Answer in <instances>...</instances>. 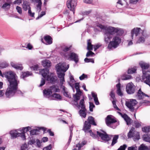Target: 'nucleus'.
<instances>
[{"instance_id": "1", "label": "nucleus", "mask_w": 150, "mask_h": 150, "mask_svg": "<svg viewBox=\"0 0 150 150\" xmlns=\"http://www.w3.org/2000/svg\"><path fill=\"white\" fill-rule=\"evenodd\" d=\"M4 76L6 78L8 82V88L5 93V95L7 98H10L15 94L23 96V93L20 90H18V84L19 81L18 80V77L16 74L12 71L5 72Z\"/></svg>"}, {"instance_id": "2", "label": "nucleus", "mask_w": 150, "mask_h": 150, "mask_svg": "<svg viewBox=\"0 0 150 150\" xmlns=\"http://www.w3.org/2000/svg\"><path fill=\"white\" fill-rule=\"evenodd\" d=\"M42 65L45 68L41 69L40 71V73H41L42 76L45 78L46 77V80L50 81L51 83H54L55 82L56 80L54 76V74L53 73H51L50 74L47 75L49 73V71L48 69L51 66V62L50 61L48 60H45L42 62Z\"/></svg>"}, {"instance_id": "3", "label": "nucleus", "mask_w": 150, "mask_h": 150, "mask_svg": "<svg viewBox=\"0 0 150 150\" xmlns=\"http://www.w3.org/2000/svg\"><path fill=\"white\" fill-rule=\"evenodd\" d=\"M29 128L30 129L29 127H23L22 129L21 133L16 132L15 130H11L10 132L11 137L12 138H16L18 137H21L23 140H25V134L29 130Z\"/></svg>"}, {"instance_id": "4", "label": "nucleus", "mask_w": 150, "mask_h": 150, "mask_svg": "<svg viewBox=\"0 0 150 150\" xmlns=\"http://www.w3.org/2000/svg\"><path fill=\"white\" fill-rule=\"evenodd\" d=\"M108 30L109 31L106 32L104 35V40L105 42L107 43H108L112 38V34L114 32H117L118 30L116 28L110 27L108 28Z\"/></svg>"}, {"instance_id": "5", "label": "nucleus", "mask_w": 150, "mask_h": 150, "mask_svg": "<svg viewBox=\"0 0 150 150\" xmlns=\"http://www.w3.org/2000/svg\"><path fill=\"white\" fill-rule=\"evenodd\" d=\"M121 41V39L117 37H114L112 41L110 42L108 47L109 49L115 48L119 45Z\"/></svg>"}, {"instance_id": "6", "label": "nucleus", "mask_w": 150, "mask_h": 150, "mask_svg": "<svg viewBox=\"0 0 150 150\" xmlns=\"http://www.w3.org/2000/svg\"><path fill=\"white\" fill-rule=\"evenodd\" d=\"M64 57L66 59H70L74 61L76 63H77L79 60L78 55L74 52L70 53V54L69 53H65L64 54Z\"/></svg>"}, {"instance_id": "7", "label": "nucleus", "mask_w": 150, "mask_h": 150, "mask_svg": "<svg viewBox=\"0 0 150 150\" xmlns=\"http://www.w3.org/2000/svg\"><path fill=\"white\" fill-rule=\"evenodd\" d=\"M129 138H133L134 139L139 140L140 138L139 133L135 130L134 128L132 127L127 134Z\"/></svg>"}, {"instance_id": "8", "label": "nucleus", "mask_w": 150, "mask_h": 150, "mask_svg": "<svg viewBox=\"0 0 150 150\" xmlns=\"http://www.w3.org/2000/svg\"><path fill=\"white\" fill-rule=\"evenodd\" d=\"M112 116L111 115H108L105 119V121L108 126L115 129L117 125L113 126H112L111 125L113 123L116 122L117 121L115 118H112Z\"/></svg>"}, {"instance_id": "9", "label": "nucleus", "mask_w": 150, "mask_h": 150, "mask_svg": "<svg viewBox=\"0 0 150 150\" xmlns=\"http://www.w3.org/2000/svg\"><path fill=\"white\" fill-rule=\"evenodd\" d=\"M77 5V0H67V5L70 11H72L74 14L75 12V8Z\"/></svg>"}, {"instance_id": "10", "label": "nucleus", "mask_w": 150, "mask_h": 150, "mask_svg": "<svg viewBox=\"0 0 150 150\" xmlns=\"http://www.w3.org/2000/svg\"><path fill=\"white\" fill-rule=\"evenodd\" d=\"M43 95L45 97L48 98L50 100H56V93L52 95L48 88L43 91Z\"/></svg>"}, {"instance_id": "11", "label": "nucleus", "mask_w": 150, "mask_h": 150, "mask_svg": "<svg viewBox=\"0 0 150 150\" xmlns=\"http://www.w3.org/2000/svg\"><path fill=\"white\" fill-rule=\"evenodd\" d=\"M137 102L135 99H130L129 101H126L125 105L132 112L134 111V106L137 104Z\"/></svg>"}, {"instance_id": "12", "label": "nucleus", "mask_w": 150, "mask_h": 150, "mask_svg": "<svg viewBox=\"0 0 150 150\" xmlns=\"http://www.w3.org/2000/svg\"><path fill=\"white\" fill-rule=\"evenodd\" d=\"M69 68V66L68 65L66 67L65 63H59L57 64V72H65Z\"/></svg>"}, {"instance_id": "13", "label": "nucleus", "mask_w": 150, "mask_h": 150, "mask_svg": "<svg viewBox=\"0 0 150 150\" xmlns=\"http://www.w3.org/2000/svg\"><path fill=\"white\" fill-rule=\"evenodd\" d=\"M101 131L103 133H102L99 131H97V135L101 138L102 140L105 141V142L109 141L110 139L109 136L110 135L107 134L106 132L103 130H101Z\"/></svg>"}, {"instance_id": "14", "label": "nucleus", "mask_w": 150, "mask_h": 150, "mask_svg": "<svg viewBox=\"0 0 150 150\" xmlns=\"http://www.w3.org/2000/svg\"><path fill=\"white\" fill-rule=\"evenodd\" d=\"M126 90L128 94H132L134 93L135 90V87L132 83H129L127 84Z\"/></svg>"}, {"instance_id": "15", "label": "nucleus", "mask_w": 150, "mask_h": 150, "mask_svg": "<svg viewBox=\"0 0 150 150\" xmlns=\"http://www.w3.org/2000/svg\"><path fill=\"white\" fill-rule=\"evenodd\" d=\"M41 41L46 45H50L52 43V39L50 36L46 35L44 36L43 39H41Z\"/></svg>"}, {"instance_id": "16", "label": "nucleus", "mask_w": 150, "mask_h": 150, "mask_svg": "<svg viewBox=\"0 0 150 150\" xmlns=\"http://www.w3.org/2000/svg\"><path fill=\"white\" fill-rule=\"evenodd\" d=\"M145 97H149V96L142 91L141 88L139 89L136 95V98L137 100H142L144 99Z\"/></svg>"}, {"instance_id": "17", "label": "nucleus", "mask_w": 150, "mask_h": 150, "mask_svg": "<svg viewBox=\"0 0 150 150\" xmlns=\"http://www.w3.org/2000/svg\"><path fill=\"white\" fill-rule=\"evenodd\" d=\"M117 113L124 119L126 122L127 125H131L132 120L126 114H122V113L119 112H118Z\"/></svg>"}, {"instance_id": "18", "label": "nucleus", "mask_w": 150, "mask_h": 150, "mask_svg": "<svg viewBox=\"0 0 150 150\" xmlns=\"http://www.w3.org/2000/svg\"><path fill=\"white\" fill-rule=\"evenodd\" d=\"M65 72H59L57 73V76L58 79L60 80V86H63L64 82L65 81L64 76Z\"/></svg>"}, {"instance_id": "19", "label": "nucleus", "mask_w": 150, "mask_h": 150, "mask_svg": "<svg viewBox=\"0 0 150 150\" xmlns=\"http://www.w3.org/2000/svg\"><path fill=\"white\" fill-rule=\"evenodd\" d=\"M91 125L86 121H85L84 123L83 126L82 130L86 133H88V131L91 129Z\"/></svg>"}, {"instance_id": "20", "label": "nucleus", "mask_w": 150, "mask_h": 150, "mask_svg": "<svg viewBox=\"0 0 150 150\" xmlns=\"http://www.w3.org/2000/svg\"><path fill=\"white\" fill-rule=\"evenodd\" d=\"M11 65L12 67L17 70H22L23 69V67L21 64H17L14 62H11Z\"/></svg>"}, {"instance_id": "21", "label": "nucleus", "mask_w": 150, "mask_h": 150, "mask_svg": "<svg viewBox=\"0 0 150 150\" xmlns=\"http://www.w3.org/2000/svg\"><path fill=\"white\" fill-rule=\"evenodd\" d=\"M141 30V29L139 28H137L133 29L131 31V37L132 39L133 38V37L134 34H135L136 36H138L139 34L140 31Z\"/></svg>"}, {"instance_id": "22", "label": "nucleus", "mask_w": 150, "mask_h": 150, "mask_svg": "<svg viewBox=\"0 0 150 150\" xmlns=\"http://www.w3.org/2000/svg\"><path fill=\"white\" fill-rule=\"evenodd\" d=\"M143 32V31H142V35L139 37V39L137 41V43H143L144 42L145 39L147 37V35H146L144 34Z\"/></svg>"}, {"instance_id": "23", "label": "nucleus", "mask_w": 150, "mask_h": 150, "mask_svg": "<svg viewBox=\"0 0 150 150\" xmlns=\"http://www.w3.org/2000/svg\"><path fill=\"white\" fill-rule=\"evenodd\" d=\"M73 127L72 126L70 127H69V130L70 131V136L69 139L68 141V142L66 144L65 147L67 148L69 145L71 141V139L73 135V132H72V131H73Z\"/></svg>"}, {"instance_id": "24", "label": "nucleus", "mask_w": 150, "mask_h": 150, "mask_svg": "<svg viewBox=\"0 0 150 150\" xmlns=\"http://www.w3.org/2000/svg\"><path fill=\"white\" fill-rule=\"evenodd\" d=\"M111 137L113 136L112 142L111 144V146H113L117 142V140L119 138V135H110Z\"/></svg>"}, {"instance_id": "25", "label": "nucleus", "mask_w": 150, "mask_h": 150, "mask_svg": "<svg viewBox=\"0 0 150 150\" xmlns=\"http://www.w3.org/2000/svg\"><path fill=\"white\" fill-rule=\"evenodd\" d=\"M86 121L91 125H92L94 126H96L97 125L96 123L95 122L94 118L92 116H89L88 117L87 120Z\"/></svg>"}, {"instance_id": "26", "label": "nucleus", "mask_w": 150, "mask_h": 150, "mask_svg": "<svg viewBox=\"0 0 150 150\" xmlns=\"http://www.w3.org/2000/svg\"><path fill=\"white\" fill-rule=\"evenodd\" d=\"M139 65L142 70L148 69L149 67V64L145 62H141L139 63Z\"/></svg>"}, {"instance_id": "27", "label": "nucleus", "mask_w": 150, "mask_h": 150, "mask_svg": "<svg viewBox=\"0 0 150 150\" xmlns=\"http://www.w3.org/2000/svg\"><path fill=\"white\" fill-rule=\"evenodd\" d=\"M71 46H70L68 47L67 46H64L62 47V48L63 51V52L61 53V54L62 55L64 56V54L65 53H68L66 52L69 51L71 49Z\"/></svg>"}, {"instance_id": "28", "label": "nucleus", "mask_w": 150, "mask_h": 150, "mask_svg": "<svg viewBox=\"0 0 150 150\" xmlns=\"http://www.w3.org/2000/svg\"><path fill=\"white\" fill-rule=\"evenodd\" d=\"M22 6L23 10L25 11H27V10H29V9H31L29 3L26 1H24L23 2Z\"/></svg>"}, {"instance_id": "29", "label": "nucleus", "mask_w": 150, "mask_h": 150, "mask_svg": "<svg viewBox=\"0 0 150 150\" xmlns=\"http://www.w3.org/2000/svg\"><path fill=\"white\" fill-rule=\"evenodd\" d=\"M32 75V74L31 72L27 71L22 72L21 77V78L23 79H25V78L30 76H31Z\"/></svg>"}, {"instance_id": "30", "label": "nucleus", "mask_w": 150, "mask_h": 150, "mask_svg": "<svg viewBox=\"0 0 150 150\" xmlns=\"http://www.w3.org/2000/svg\"><path fill=\"white\" fill-rule=\"evenodd\" d=\"M60 87L62 89L64 95L67 97L71 98V96L68 94V92L66 91L65 87L63 85L61 86Z\"/></svg>"}, {"instance_id": "31", "label": "nucleus", "mask_w": 150, "mask_h": 150, "mask_svg": "<svg viewBox=\"0 0 150 150\" xmlns=\"http://www.w3.org/2000/svg\"><path fill=\"white\" fill-rule=\"evenodd\" d=\"M86 142L85 141L82 142L81 143H79L76 145V147L78 148V150H81V148L83 147L84 145L86 144Z\"/></svg>"}, {"instance_id": "32", "label": "nucleus", "mask_w": 150, "mask_h": 150, "mask_svg": "<svg viewBox=\"0 0 150 150\" xmlns=\"http://www.w3.org/2000/svg\"><path fill=\"white\" fill-rule=\"evenodd\" d=\"M142 138L145 141L150 143V134H145L143 135Z\"/></svg>"}, {"instance_id": "33", "label": "nucleus", "mask_w": 150, "mask_h": 150, "mask_svg": "<svg viewBox=\"0 0 150 150\" xmlns=\"http://www.w3.org/2000/svg\"><path fill=\"white\" fill-rule=\"evenodd\" d=\"M83 110H80L79 111V113L81 116L85 118L86 117V109H82Z\"/></svg>"}, {"instance_id": "34", "label": "nucleus", "mask_w": 150, "mask_h": 150, "mask_svg": "<svg viewBox=\"0 0 150 150\" xmlns=\"http://www.w3.org/2000/svg\"><path fill=\"white\" fill-rule=\"evenodd\" d=\"M116 87L117 88V94L119 96H122L123 94L120 89V83H118L116 85Z\"/></svg>"}, {"instance_id": "35", "label": "nucleus", "mask_w": 150, "mask_h": 150, "mask_svg": "<svg viewBox=\"0 0 150 150\" xmlns=\"http://www.w3.org/2000/svg\"><path fill=\"white\" fill-rule=\"evenodd\" d=\"M52 95L56 92V85H53L50 86L48 88Z\"/></svg>"}, {"instance_id": "36", "label": "nucleus", "mask_w": 150, "mask_h": 150, "mask_svg": "<svg viewBox=\"0 0 150 150\" xmlns=\"http://www.w3.org/2000/svg\"><path fill=\"white\" fill-rule=\"evenodd\" d=\"M139 103V105L140 106L141 105H148L150 103V101L147 100H142Z\"/></svg>"}, {"instance_id": "37", "label": "nucleus", "mask_w": 150, "mask_h": 150, "mask_svg": "<svg viewBox=\"0 0 150 150\" xmlns=\"http://www.w3.org/2000/svg\"><path fill=\"white\" fill-rule=\"evenodd\" d=\"M42 129L44 132V133H45L47 132L49 133L50 136H53L54 135V133L53 132L51 131L50 129H48L47 130V131H46V130L47 129V128L44 127H43Z\"/></svg>"}, {"instance_id": "38", "label": "nucleus", "mask_w": 150, "mask_h": 150, "mask_svg": "<svg viewBox=\"0 0 150 150\" xmlns=\"http://www.w3.org/2000/svg\"><path fill=\"white\" fill-rule=\"evenodd\" d=\"M138 150H149V148L145 144H142L139 147Z\"/></svg>"}, {"instance_id": "39", "label": "nucleus", "mask_w": 150, "mask_h": 150, "mask_svg": "<svg viewBox=\"0 0 150 150\" xmlns=\"http://www.w3.org/2000/svg\"><path fill=\"white\" fill-rule=\"evenodd\" d=\"M142 80L144 81V82L145 83V82L150 81V74L148 75L147 76H142Z\"/></svg>"}, {"instance_id": "40", "label": "nucleus", "mask_w": 150, "mask_h": 150, "mask_svg": "<svg viewBox=\"0 0 150 150\" xmlns=\"http://www.w3.org/2000/svg\"><path fill=\"white\" fill-rule=\"evenodd\" d=\"M10 4L8 3H6L3 5L2 8L3 9H8L10 8Z\"/></svg>"}, {"instance_id": "41", "label": "nucleus", "mask_w": 150, "mask_h": 150, "mask_svg": "<svg viewBox=\"0 0 150 150\" xmlns=\"http://www.w3.org/2000/svg\"><path fill=\"white\" fill-rule=\"evenodd\" d=\"M73 97L74 98V101L76 103V104L75 105H78V101L80 99V96L75 94L74 95Z\"/></svg>"}, {"instance_id": "42", "label": "nucleus", "mask_w": 150, "mask_h": 150, "mask_svg": "<svg viewBox=\"0 0 150 150\" xmlns=\"http://www.w3.org/2000/svg\"><path fill=\"white\" fill-rule=\"evenodd\" d=\"M8 64L5 62L0 63V67L1 68H6L8 67Z\"/></svg>"}, {"instance_id": "43", "label": "nucleus", "mask_w": 150, "mask_h": 150, "mask_svg": "<svg viewBox=\"0 0 150 150\" xmlns=\"http://www.w3.org/2000/svg\"><path fill=\"white\" fill-rule=\"evenodd\" d=\"M136 70V67H134L131 69H129L127 71V73L128 74H132L135 73Z\"/></svg>"}, {"instance_id": "44", "label": "nucleus", "mask_w": 150, "mask_h": 150, "mask_svg": "<svg viewBox=\"0 0 150 150\" xmlns=\"http://www.w3.org/2000/svg\"><path fill=\"white\" fill-rule=\"evenodd\" d=\"M84 100L83 99H81L80 102L79 104L81 105V108L82 109H85V106L84 104Z\"/></svg>"}, {"instance_id": "45", "label": "nucleus", "mask_w": 150, "mask_h": 150, "mask_svg": "<svg viewBox=\"0 0 150 150\" xmlns=\"http://www.w3.org/2000/svg\"><path fill=\"white\" fill-rule=\"evenodd\" d=\"M110 96L111 97V98H110V100H114L115 98V94L114 93L113 90H112L111 91L110 94Z\"/></svg>"}, {"instance_id": "46", "label": "nucleus", "mask_w": 150, "mask_h": 150, "mask_svg": "<svg viewBox=\"0 0 150 150\" xmlns=\"http://www.w3.org/2000/svg\"><path fill=\"white\" fill-rule=\"evenodd\" d=\"M38 4L36 6L37 8V10H38L39 12H40L41 10V6H42V2L40 1L39 2H38Z\"/></svg>"}, {"instance_id": "47", "label": "nucleus", "mask_w": 150, "mask_h": 150, "mask_svg": "<svg viewBox=\"0 0 150 150\" xmlns=\"http://www.w3.org/2000/svg\"><path fill=\"white\" fill-rule=\"evenodd\" d=\"M150 128L149 127H145L142 128V131L144 132H149Z\"/></svg>"}, {"instance_id": "48", "label": "nucleus", "mask_w": 150, "mask_h": 150, "mask_svg": "<svg viewBox=\"0 0 150 150\" xmlns=\"http://www.w3.org/2000/svg\"><path fill=\"white\" fill-rule=\"evenodd\" d=\"M95 107V106L93 103L92 102H89V110L91 112L93 111V108Z\"/></svg>"}, {"instance_id": "49", "label": "nucleus", "mask_w": 150, "mask_h": 150, "mask_svg": "<svg viewBox=\"0 0 150 150\" xmlns=\"http://www.w3.org/2000/svg\"><path fill=\"white\" fill-rule=\"evenodd\" d=\"M90 133V135L93 138L95 139L97 138L98 137V136L96 134H94L92 132L91 130H90L88 131V132Z\"/></svg>"}, {"instance_id": "50", "label": "nucleus", "mask_w": 150, "mask_h": 150, "mask_svg": "<svg viewBox=\"0 0 150 150\" xmlns=\"http://www.w3.org/2000/svg\"><path fill=\"white\" fill-rule=\"evenodd\" d=\"M88 76L87 75L83 74L81 76L79 77V79L81 80H82L85 78H87Z\"/></svg>"}, {"instance_id": "51", "label": "nucleus", "mask_w": 150, "mask_h": 150, "mask_svg": "<svg viewBox=\"0 0 150 150\" xmlns=\"http://www.w3.org/2000/svg\"><path fill=\"white\" fill-rule=\"evenodd\" d=\"M127 146V145L124 144L123 145L120 146L117 150H125Z\"/></svg>"}, {"instance_id": "52", "label": "nucleus", "mask_w": 150, "mask_h": 150, "mask_svg": "<svg viewBox=\"0 0 150 150\" xmlns=\"http://www.w3.org/2000/svg\"><path fill=\"white\" fill-rule=\"evenodd\" d=\"M28 15L30 17H34L35 13L34 12H32L31 9H30L28 10Z\"/></svg>"}, {"instance_id": "53", "label": "nucleus", "mask_w": 150, "mask_h": 150, "mask_svg": "<svg viewBox=\"0 0 150 150\" xmlns=\"http://www.w3.org/2000/svg\"><path fill=\"white\" fill-rule=\"evenodd\" d=\"M137 147L135 146H133L128 148V150H137Z\"/></svg>"}, {"instance_id": "54", "label": "nucleus", "mask_w": 150, "mask_h": 150, "mask_svg": "<svg viewBox=\"0 0 150 150\" xmlns=\"http://www.w3.org/2000/svg\"><path fill=\"white\" fill-rule=\"evenodd\" d=\"M94 53L91 51H88L86 54V57H89L90 56H92Z\"/></svg>"}, {"instance_id": "55", "label": "nucleus", "mask_w": 150, "mask_h": 150, "mask_svg": "<svg viewBox=\"0 0 150 150\" xmlns=\"http://www.w3.org/2000/svg\"><path fill=\"white\" fill-rule=\"evenodd\" d=\"M16 9L18 13L20 14H21L22 13V10L21 8L18 6H17L16 7Z\"/></svg>"}, {"instance_id": "56", "label": "nucleus", "mask_w": 150, "mask_h": 150, "mask_svg": "<svg viewBox=\"0 0 150 150\" xmlns=\"http://www.w3.org/2000/svg\"><path fill=\"white\" fill-rule=\"evenodd\" d=\"M45 83V80L44 79H43V78H42L41 79V83L38 86L39 87L42 86L44 85Z\"/></svg>"}, {"instance_id": "57", "label": "nucleus", "mask_w": 150, "mask_h": 150, "mask_svg": "<svg viewBox=\"0 0 150 150\" xmlns=\"http://www.w3.org/2000/svg\"><path fill=\"white\" fill-rule=\"evenodd\" d=\"M52 148V146L51 144H49L48 146L44 147L43 150H50Z\"/></svg>"}, {"instance_id": "58", "label": "nucleus", "mask_w": 150, "mask_h": 150, "mask_svg": "<svg viewBox=\"0 0 150 150\" xmlns=\"http://www.w3.org/2000/svg\"><path fill=\"white\" fill-rule=\"evenodd\" d=\"M134 123L135 125V127L136 128H139L141 126L140 123H139L136 121H134Z\"/></svg>"}, {"instance_id": "59", "label": "nucleus", "mask_w": 150, "mask_h": 150, "mask_svg": "<svg viewBox=\"0 0 150 150\" xmlns=\"http://www.w3.org/2000/svg\"><path fill=\"white\" fill-rule=\"evenodd\" d=\"M63 13L68 16V18H69V19H70V16L69 15V11L68 10H65L64 11Z\"/></svg>"}, {"instance_id": "60", "label": "nucleus", "mask_w": 150, "mask_h": 150, "mask_svg": "<svg viewBox=\"0 0 150 150\" xmlns=\"http://www.w3.org/2000/svg\"><path fill=\"white\" fill-rule=\"evenodd\" d=\"M38 131L37 129H33L30 131V134L31 135L36 134V132Z\"/></svg>"}, {"instance_id": "61", "label": "nucleus", "mask_w": 150, "mask_h": 150, "mask_svg": "<svg viewBox=\"0 0 150 150\" xmlns=\"http://www.w3.org/2000/svg\"><path fill=\"white\" fill-rule=\"evenodd\" d=\"M74 87L76 90L80 89L79 83H75Z\"/></svg>"}, {"instance_id": "62", "label": "nucleus", "mask_w": 150, "mask_h": 150, "mask_svg": "<svg viewBox=\"0 0 150 150\" xmlns=\"http://www.w3.org/2000/svg\"><path fill=\"white\" fill-rule=\"evenodd\" d=\"M22 0H16L14 2L13 4H20L22 3Z\"/></svg>"}, {"instance_id": "63", "label": "nucleus", "mask_w": 150, "mask_h": 150, "mask_svg": "<svg viewBox=\"0 0 150 150\" xmlns=\"http://www.w3.org/2000/svg\"><path fill=\"white\" fill-rule=\"evenodd\" d=\"M91 95L92 97L94 99V98H96L97 97V94L96 93L92 91L91 93Z\"/></svg>"}, {"instance_id": "64", "label": "nucleus", "mask_w": 150, "mask_h": 150, "mask_svg": "<svg viewBox=\"0 0 150 150\" xmlns=\"http://www.w3.org/2000/svg\"><path fill=\"white\" fill-rule=\"evenodd\" d=\"M101 46V45H100L99 44H98L96 45H94V51L96 50L97 49L99 48Z\"/></svg>"}]
</instances>
